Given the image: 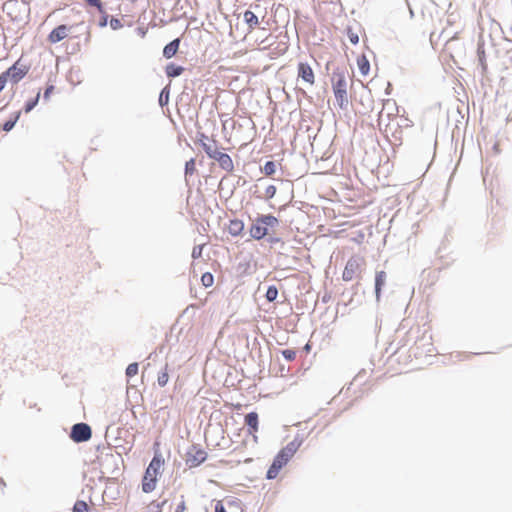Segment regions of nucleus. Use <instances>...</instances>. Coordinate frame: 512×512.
<instances>
[{"label":"nucleus","instance_id":"3","mask_svg":"<svg viewBox=\"0 0 512 512\" xmlns=\"http://www.w3.org/2000/svg\"><path fill=\"white\" fill-rule=\"evenodd\" d=\"M164 464V460L160 455H155L151 462L149 463L143 480H142V490L145 493H150L156 488L157 477L160 475V470Z\"/></svg>","mask_w":512,"mask_h":512},{"label":"nucleus","instance_id":"6","mask_svg":"<svg viewBox=\"0 0 512 512\" xmlns=\"http://www.w3.org/2000/svg\"><path fill=\"white\" fill-rule=\"evenodd\" d=\"M396 115L384 114L383 111L379 113L378 127L387 137L389 134L392 136L396 133L398 124L396 123Z\"/></svg>","mask_w":512,"mask_h":512},{"label":"nucleus","instance_id":"30","mask_svg":"<svg viewBox=\"0 0 512 512\" xmlns=\"http://www.w3.org/2000/svg\"><path fill=\"white\" fill-rule=\"evenodd\" d=\"M282 355L287 361H293L296 358V351L292 349H285L282 351Z\"/></svg>","mask_w":512,"mask_h":512},{"label":"nucleus","instance_id":"29","mask_svg":"<svg viewBox=\"0 0 512 512\" xmlns=\"http://www.w3.org/2000/svg\"><path fill=\"white\" fill-rule=\"evenodd\" d=\"M138 373V364L137 363H131L126 368V375L128 377H133Z\"/></svg>","mask_w":512,"mask_h":512},{"label":"nucleus","instance_id":"28","mask_svg":"<svg viewBox=\"0 0 512 512\" xmlns=\"http://www.w3.org/2000/svg\"><path fill=\"white\" fill-rule=\"evenodd\" d=\"M40 98V92H38L34 99L27 101L25 104L24 110L26 113H29L38 103Z\"/></svg>","mask_w":512,"mask_h":512},{"label":"nucleus","instance_id":"42","mask_svg":"<svg viewBox=\"0 0 512 512\" xmlns=\"http://www.w3.org/2000/svg\"><path fill=\"white\" fill-rule=\"evenodd\" d=\"M168 97H169V92L168 91L166 92L165 89L162 90V92L160 94V98H159L160 103L163 104V99H165V102H167Z\"/></svg>","mask_w":512,"mask_h":512},{"label":"nucleus","instance_id":"26","mask_svg":"<svg viewBox=\"0 0 512 512\" xmlns=\"http://www.w3.org/2000/svg\"><path fill=\"white\" fill-rule=\"evenodd\" d=\"M168 380H169V375H168V370H167V366H166L164 371L159 373L157 381H158L159 386L164 387L168 383Z\"/></svg>","mask_w":512,"mask_h":512},{"label":"nucleus","instance_id":"13","mask_svg":"<svg viewBox=\"0 0 512 512\" xmlns=\"http://www.w3.org/2000/svg\"><path fill=\"white\" fill-rule=\"evenodd\" d=\"M227 230L230 235H232L234 237L239 236L242 234V232L244 230V223L242 220L232 219L229 221Z\"/></svg>","mask_w":512,"mask_h":512},{"label":"nucleus","instance_id":"40","mask_svg":"<svg viewBox=\"0 0 512 512\" xmlns=\"http://www.w3.org/2000/svg\"><path fill=\"white\" fill-rule=\"evenodd\" d=\"M215 512H227L223 503L221 501H218L215 505Z\"/></svg>","mask_w":512,"mask_h":512},{"label":"nucleus","instance_id":"11","mask_svg":"<svg viewBox=\"0 0 512 512\" xmlns=\"http://www.w3.org/2000/svg\"><path fill=\"white\" fill-rule=\"evenodd\" d=\"M298 78L302 79L309 86L315 83V74L312 67L308 63L300 62L298 64Z\"/></svg>","mask_w":512,"mask_h":512},{"label":"nucleus","instance_id":"4","mask_svg":"<svg viewBox=\"0 0 512 512\" xmlns=\"http://www.w3.org/2000/svg\"><path fill=\"white\" fill-rule=\"evenodd\" d=\"M278 225V219L273 215H262L258 217L250 227V236L255 240H261L268 234L269 227Z\"/></svg>","mask_w":512,"mask_h":512},{"label":"nucleus","instance_id":"24","mask_svg":"<svg viewBox=\"0 0 512 512\" xmlns=\"http://www.w3.org/2000/svg\"><path fill=\"white\" fill-rule=\"evenodd\" d=\"M201 282L204 287H211L214 283V277L210 272H206L202 275Z\"/></svg>","mask_w":512,"mask_h":512},{"label":"nucleus","instance_id":"7","mask_svg":"<svg viewBox=\"0 0 512 512\" xmlns=\"http://www.w3.org/2000/svg\"><path fill=\"white\" fill-rule=\"evenodd\" d=\"M207 459V453L198 445H192L187 453L185 462L190 467H197Z\"/></svg>","mask_w":512,"mask_h":512},{"label":"nucleus","instance_id":"39","mask_svg":"<svg viewBox=\"0 0 512 512\" xmlns=\"http://www.w3.org/2000/svg\"><path fill=\"white\" fill-rule=\"evenodd\" d=\"M276 193V187L273 185H270L265 190V195L267 198H272Z\"/></svg>","mask_w":512,"mask_h":512},{"label":"nucleus","instance_id":"38","mask_svg":"<svg viewBox=\"0 0 512 512\" xmlns=\"http://www.w3.org/2000/svg\"><path fill=\"white\" fill-rule=\"evenodd\" d=\"M202 250H203V246L202 245L194 247L193 250H192V257L194 259L201 257Z\"/></svg>","mask_w":512,"mask_h":512},{"label":"nucleus","instance_id":"9","mask_svg":"<svg viewBox=\"0 0 512 512\" xmlns=\"http://www.w3.org/2000/svg\"><path fill=\"white\" fill-rule=\"evenodd\" d=\"M70 437L76 443L86 442L92 437L91 428L86 423L75 424L71 429Z\"/></svg>","mask_w":512,"mask_h":512},{"label":"nucleus","instance_id":"16","mask_svg":"<svg viewBox=\"0 0 512 512\" xmlns=\"http://www.w3.org/2000/svg\"><path fill=\"white\" fill-rule=\"evenodd\" d=\"M244 21L248 25L249 31L254 30L259 25L258 17L254 12L247 10L244 12Z\"/></svg>","mask_w":512,"mask_h":512},{"label":"nucleus","instance_id":"5","mask_svg":"<svg viewBox=\"0 0 512 512\" xmlns=\"http://www.w3.org/2000/svg\"><path fill=\"white\" fill-rule=\"evenodd\" d=\"M365 265V260L360 256H352L347 261L344 270L342 272V279L345 282H350L358 277Z\"/></svg>","mask_w":512,"mask_h":512},{"label":"nucleus","instance_id":"15","mask_svg":"<svg viewBox=\"0 0 512 512\" xmlns=\"http://www.w3.org/2000/svg\"><path fill=\"white\" fill-rule=\"evenodd\" d=\"M357 67L363 77H367L369 75L370 63L365 55H361L357 58Z\"/></svg>","mask_w":512,"mask_h":512},{"label":"nucleus","instance_id":"32","mask_svg":"<svg viewBox=\"0 0 512 512\" xmlns=\"http://www.w3.org/2000/svg\"><path fill=\"white\" fill-rule=\"evenodd\" d=\"M10 81L5 72L0 74V93L4 90L7 82Z\"/></svg>","mask_w":512,"mask_h":512},{"label":"nucleus","instance_id":"27","mask_svg":"<svg viewBox=\"0 0 512 512\" xmlns=\"http://www.w3.org/2000/svg\"><path fill=\"white\" fill-rule=\"evenodd\" d=\"M196 171V163L195 159H190L185 164V175H193Z\"/></svg>","mask_w":512,"mask_h":512},{"label":"nucleus","instance_id":"41","mask_svg":"<svg viewBox=\"0 0 512 512\" xmlns=\"http://www.w3.org/2000/svg\"><path fill=\"white\" fill-rule=\"evenodd\" d=\"M168 97H169V92L168 91L166 92L165 89L162 90V92L160 94V98H159L160 103L163 104V99H165V102H167Z\"/></svg>","mask_w":512,"mask_h":512},{"label":"nucleus","instance_id":"23","mask_svg":"<svg viewBox=\"0 0 512 512\" xmlns=\"http://www.w3.org/2000/svg\"><path fill=\"white\" fill-rule=\"evenodd\" d=\"M19 117L20 112L16 113L14 119L6 121L2 126L3 131L9 132L10 130H12L16 122L18 121Z\"/></svg>","mask_w":512,"mask_h":512},{"label":"nucleus","instance_id":"37","mask_svg":"<svg viewBox=\"0 0 512 512\" xmlns=\"http://www.w3.org/2000/svg\"><path fill=\"white\" fill-rule=\"evenodd\" d=\"M200 142H201V146H202L203 150L205 151V153L207 155H209L212 152V150L214 149V147L212 145L206 143L203 139H201Z\"/></svg>","mask_w":512,"mask_h":512},{"label":"nucleus","instance_id":"8","mask_svg":"<svg viewBox=\"0 0 512 512\" xmlns=\"http://www.w3.org/2000/svg\"><path fill=\"white\" fill-rule=\"evenodd\" d=\"M4 72L13 84H17L27 75L29 67L21 63V60L19 59Z\"/></svg>","mask_w":512,"mask_h":512},{"label":"nucleus","instance_id":"43","mask_svg":"<svg viewBox=\"0 0 512 512\" xmlns=\"http://www.w3.org/2000/svg\"><path fill=\"white\" fill-rule=\"evenodd\" d=\"M287 50V46H285L283 49H282V52H285Z\"/></svg>","mask_w":512,"mask_h":512},{"label":"nucleus","instance_id":"1","mask_svg":"<svg viewBox=\"0 0 512 512\" xmlns=\"http://www.w3.org/2000/svg\"><path fill=\"white\" fill-rule=\"evenodd\" d=\"M303 443V438L301 436H296L292 441H290L286 446H284L275 456L271 466L267 471L266 477L268 479H275L281 469L287 465V463L292 459V457L296 454Z\"/></svg>","mask_w":512,"mask_h":512},{"label":"nucleus","instance_id":"21","mask_svg":"<svg viewBox=\"0 0 512 512\" xmlns=\"http://www.w3.org/2000/svg\"><path fill=\"white\" fill-rule=\"evenodd\" d=\"M263 173L266 176H271L276 172V164L273 161H267L262 168Z\"/></svg>","mask_w":512,"mask_h":512},{"label":"nucleus","instance_id":"10","mask_svg":"<svg viewBox=\"0 0 512 512\" xmlns=\"http://www.w3.org/2000/svg\"><path fill=\"white\" fill-rule=\"evenodd\" d=\"M245 424L248 427V434L253 437L255 443L258 442L257 432L259 430V417L256 412H250L245 416Z\"/></svg>","mask_w":512,"mask_h":512},{"label":"nucleus","instance_id":"25","mask_svg":"<svg viewBox=\"0 0 512 512\" xmlns=\"http://www.w3.org/2000/svg\"><path fill=\"white\" fill-rule=\"evenodd\" d=\"M278 296V289L275 287V286H269L267 291H266V299L269 301V302H272L274 301Z\"/></svg>","mask_w":512,"mask_h":512},{"label":"nucleus","instance_id":"12","mask_svg":"<svg viewBox=\"0 0 512 512\" xmlns=\"http://www.w3.org/2000/svg\"><path fill=\"white\" fill-rule=\"evenodd\" d=\"M69 31L70 27H68L67 25H59L49 33L47 40L51 44L58 43L68 37Z\"/></svg>","mask_w":512,"mask_h":512},{"label":"nucleus","instance_id":"20","mask_svg":"<svg viewBox=\"0 0 512 512\" xmlns=\"http://www.w3.org/2000/svg\"><path fill=\"white\" fill-rule=\"evenodd\" d=\"M184 68L175 64H169L166 66V74L168 77H177L182 74Z\"/></svg>","mask_w":512,"mask_h":512},{"label":"nucleus","instance_id":"18","mask_svg":"<svg viewBox=\"0 0 512 512\" xmlns=\"http://www.w3.org/2000/svg\"><path fill=\"white\" fill-rule=\"evenodd\" d=\"M361 32V29L358 27V28H354V27H351V26H348L347 29H346V34H347V37L350 41L351 44L353 45H357L359 43V34Z\"/></svg>","mask_w":512,"mask_h":512},{"label":"nucleus","instance_id":"22","mask_svg":"<svg viewBox=\"0 0 512 512\" xmlns=\"http://www.w3.org/2000/svg\"><path fill=\"white\" fill-rule=\"evenodd\" d=\"M73 512H89L88 504L83 500H78L73 506Z\"/></svg>","mask_w":512,"mask_h":512},{"label":"nucleus","instance_id":"17","mask_svg":"<svg viewBox=\"0 0 512 512\" xmlns=\"http://www.w3.org/2000/svg\"><path fill=\"white\" fill-rule=\"evenodd\" d=\"M217 162L219 166L226 172H232L234 170L233 160L227 153H224L222 156H220Z\"/></svg>","mask_w":512,"mask_h":512},{"label":"nucleus","instance_id":"33","mask_svg":"<svg viewBox=\"0 0 512 512\" xmlns=\"http://www.w3.org/2000/svg\"><path fill=\"white\" fill-rule=\"evenodd\" d=\"M186 511V503L184 500V496H181L180 502L177 504L176 508L173 512H185Z\"/></svg>","mask_w":512,"mask_h":512},{"label":"nucleus","instance_id":"31","mask_svg":"<svg viewBox=\"0 0 512 512\" xmlns=\"http://www.w3.org/2000/svg\"><path fill=\"white\" fill-rule=\"evenodd\" d=\"M90 6L96 7L99 12H103V5L101 0H85Z\"/></svg>","mask_w":512,"mask_h":512},{"label":"nucleus","instance_id":"14","mask_svg":"<svg viewBox=\"0 0 512 512\" xmlns=\"http://www.w3.org/2000/svg\"><path fill=\"white\" fill-rule=\"evenodd\" d=\"M179 45H180L179 38L174 39L173 41L168 43L163 49V56L167 59L172 58L178 52Z\"/></svg>","mask_w":512,"mask_h":512},{"label":"nucleus","instance_id":"2","mask_svg":"<svg viewBox=\"0 0 512 512\" xmlns=\"http://www.w3.org/2000/svg\"><path fill=\"white\" fill-rule=\"evenodd\" d=\"M332 89L337 105L345 109L348 105L347 76L343 70H335L332 74Z\"/></svg>","mask_w":512,"mask_h":512},{"label":"nucleus","instance_id":"35","mask_svg":"<svg viewBox=\"0 0 512 512\" xmlns=\"http://www.w3.org/2000/svg\"><path fill=\"white\" fill-rule=\"evenodd\" d=\"M122 22L117 19V18H112L110 20V27L113 29V30H117V29H120L122 28Z\"/></svg>","mask_w":512,"mask_h":512},{"label":"nucleus","instance_id":"19","mask_svg":"<svg viewBox=\"0 0 512 512\" xmlns=\"http://www.w3.org/2000/svg\"><path fill=\"white\" fill-rule=\"evenodd\" d=\"M385 281L386 273L384 271L377 272L375 277V293L377 298L380 297L381 288L385 284Z\"/></svg>","mask_w":512,"mask_h":512},{"label":"nucleus","instance_id":"34","mask_svg":"<svg viewBox=\"0 0 512 512\" xmlns=\"http://www.w3.org/2000/svg\"><path fill=\"white\" fill-rule=\"evenodd\" d=\"M224 154V152H221L219 150H217L216 146L214 145V149L212 150V152L208 155L209 158L211 159H214L216 161L219 160V157L222 156Z\"/></svg>","mask_w":512,"mask_h":512},{"label":"nucleus","instance_id":"36","mask_svg":"<svg viewBox=\"0 0 512 512\" xmlns=\"http://www.w3.org/2000/svg\"><path fill=\"white\" fill-rule=\"evenodd\" d=\"M55 87L53 85H49L44 92L43 98L45 101L50 99V96L54 93Z\"/></svg>","mask_w":512,"mask_h":512}]
</instances>
